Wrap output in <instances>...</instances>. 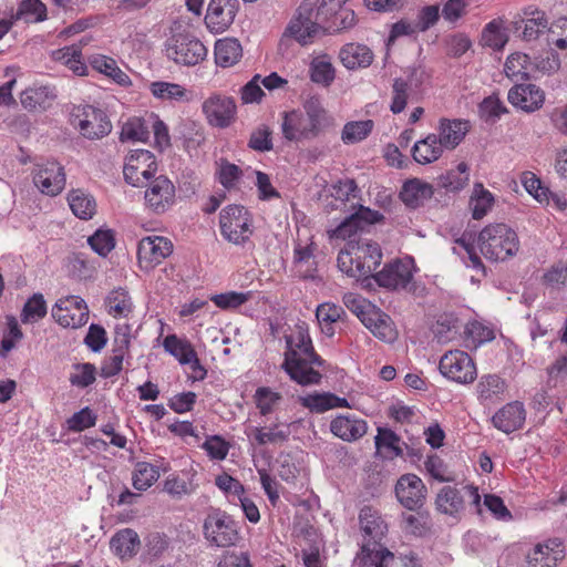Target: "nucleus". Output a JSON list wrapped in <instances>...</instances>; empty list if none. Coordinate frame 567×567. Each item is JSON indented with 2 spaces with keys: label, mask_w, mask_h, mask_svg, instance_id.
<instances>
[{
  "label": "nucleus",
  "mask_w": 567,
  "mask_h": 567,
  "mask_svg": "<svg viewBox=\"0 0 567 567\" xmlns=\"http://www.w3.org/2000/svg\"><path fill=\"white\" fill-rule=\"evenodd\" d=\"M285 339L287 349L282 369L300 385L319 384L322 375L315 365L320 367L323 361L313 351L307 324L305 322L296 324Z\"/></svg>",
  "instance_id": "f257e3e1"
},
{
  "label": "nucleus",
  "mask_w": 567,
  "mask_h": 567,
  "mask_svg": "<svg viewBox=\"0 0 567 567\" xmlns=\"http://www.w3.org/2000/svg\"><path fill=\"white\" fill-rule=\"evenodd\" d=\"M329 115L320 100L308 99L302 109L282 114L281 132L289 142H305L317 138L329 125Z\"/></svg>",
  "instance_id": "f03ea898"
},
{
  "label": "nucleus",
  "mask_w": 567,
  "mask_h": 567,
  "mask_svg": "<svg viewBox=\"0 0 567 567\" xmlns=\"http://www.w3.org/2000/svg\"><path fill=\"white\" fill-rule=\"evenodd\" d=\"M382 251L377 243L371 240H350L338 255V268L349 277L365 279L373 277L381 264Z\"/></svg>",
  "instance_id": "7ed1b4c3"
},
{
  "label": "nucleus",
  "mask_w": 567,
  "mask_h": 567,
  "mask_svg": "<svg viewBox=\"0 0 567 567\" xmlns=\"http://www.w3.org/2000/svg\"><path fill=\"white\" fill-rule=\"evenodd\" d=\"M477 246L486 259L505 261L518 252L519 238L506 224H489L478 233Z\"/></svg>",
  "instance_id": "20e7f679"
},
{
  "label": "nucleus",
  "mask_w": 567,
  "mask_h": 567,
  "mask_svg": "<svg viewBox=\"0 0 567 567\" xmlns=\"http://www.w3.org/2000/svg\"><path fill=\"white\" fill-rule=\"evenodd\" d=\"M219 228L223 238L236 246L251 245L254 217L241 205H228L219 214Z\"/></svg>",
  "instance_id": "39448f33"
},
{
  "label": "nucleus",
  "mask_w": 567,
  "mask_h": 567,
  "mask_svg": "<svg viewBox=\"0 0 567 567\" xmlns=\"http://www.w3.org/2000/svg\"><path fill=\"white\" fill-rule=\"evenodd\" d=\"M70 123L83 137L89 140H100L112 131L111 121L105 112L89 104L73 106Z\"/></svg>",
  "instance_id": "423d86ee"
},
{
  "label": "nucleus",
  "mask_w": 567,
  "mask_h": 567,
  "mask_svg": "<svg viewBox=\"0 0 567 567\" xmlns=\"http://www.w3.org/2000/svg\"><path fill=\"white\" fill-rule=\"evenodd\" d=\"M166 55L176 64L195 66L207 56V48L189 32H176L167 41Z\"/></svg>",
  "instance_id": "0eeeda50"
},
{
  "label": "nucleus",
  "mask_w": 567,
  "mask_h": 567,
  "mask_svg": "<svg viewBox=\"0 0 567 567\" xmlns=\"http://www.w3.org/2000/svg\"><path fill=\"white\" fill-rule=\"evenodd\" d=\"M203 534L215 547L235 546L239 540L237 523L226 512L212 509L204 519Z\"/></svg>",
  "instance_id": "6e6552de"
},
{
  "label": "nucleus",
  "mask_w": 567,
  "mask_h": 567,
  "mask_svg": "<svg viewBox=\"0 0 567 567\" xmlns=\"http://www.w3.org/2000/svg\"><path fill=\"white\" fill-rule=\"evenodd\" d=\"M416 266L412 257L393 259L373 275L375 282L390 290L414 291L413 276Z\"/></svg>",
  "instance_id": "1a4fd4ad"
},
{
  "label": "nucleus",
  "mask_w": 567,
  "mask_h": 567,
  "mask_svg": "<svg viewBox=\"0 0 567 567\" xmlns=\"http://www.w3.org/2000/svg\"><path fill=\"white\" fill-rule=\"evenodd\" d=\"M439 369L443 377L458 384H470L477 377L475 362L462 350H453L443 354Z\"/></svg>",
  "instance_id": "9d476101"
},
{
  "label": "nucleus",
  "mask_w": 567,
  "mask_h": 567,
  "mask_svg": "<svg viewBox=\"0 0 567 567\" xmlns=\"http://www.w3.org/2000/svg\"><path fill=\"white\" fill-rule=\"evenodd\" d=\"M467 498L468 504L474 507L477 514H482V503L478 488L473 485H466L463 494L455 487L443 486L437 493L435 504L436 508L447 515H455L464 507V501Z\"/></svg>",
  "instance_id": "9b49d317"
},
{
  "label": "nucleus",
  "mask_w": 567,
  "mask_h": 567,
  "mask_svg": "<svg viewBox=\"0 0 567 567\" xmlns=\"http://www.w3.org/2000/svg\"><path fill=\"white\" fill-rule=\"evenodd\" d=\"M157 171L153 153L146 150H135L126 157L123 174L125 181L134 187L146 185Z\"/></svg>",
  "instance_id": "f8f14e48"
},
{
  "label": "nucleus",
  "mask_w": 567,
  "mask_h": 567,
  "mask_svg": "<svg viewBox=\"0 0 567 567\" xmlns=\"http://www.w3.org/2000/svg\"><path fill=\"white\" fill-rule=\"evenodd\" d=\"M145 186V206L152 213L164 214L175 205L176 187L168 177L159 175Z\"/></svg>",
  "instance_id": "ddd939ff"
},
{
  "label": "nucleus",
  "mask_w": 567,
  "mask_h": 567,
  "mask_svg": "<svg viewBox=\"0 0 567 567\" xmlns=\"http://www.w3.org/2000/svg\"><path fill=\"white\" fill-rule=\"evenodd\" d=\"M53 319L63 328L78 329L86 324L89 308L86 302L78 296H68L59 299L52 307Z\"/></svg>",
  "instance_id": "4468645a"
},
{
  "label": "nucleus",
  "mask_w": 567,
  "mask_h": 567,
  "mask_svg": "<svg viewBox=\"0 0 567 567\" xmlns=\"http://www.w3.org/2000/svg\"><path fill=\"white\" fill-rule=\"evenodd\" d=\"M318 0H305L298 8L296 17L289 22L285 34L293 38L300 44L309 43L317 32L315 7Z\"/></svg>",
  "instance_id": "2eb2a0df"
},
{
  "label": "nucleus",
  "mask_w": 567,
  "mask_h": 567,
  "mask_svg": "<svg viewBox=\"0 0 567 567\" xmlns=\"http://www.w3.org/2000/svg\"><path fill=\"white\" fill-rule=\"evenodd\" d=\"M548 19L544 11L536 7H527L523 10V14L513 21V29L519 32V37L524 41H534L545 31L554 34L555 31L549 29Z\"/></svg>",
  "instance_id": "dca6fc26"
},
{
  "label": "nucleus",
  "mask_w": 567,
  "mask_h": 567,
  "mask_svg": "<svg viewBox=\"0 0 567 567\" xmlns=\"http://www.w3.org/2000/svg\"><path fill=\"white\" fill-rule=\"evenodd\" d=\"M173 252V243L164 236L152 235L140 240L137 246L138 262L145 268L161 264Z\"/></svg>",
  "instance_id": "f3484780"
},
{
  "label": "nucleus",
  "mask_w": 567,
  "mask_h": 567,
  "mask_svg": "<svg viewBox=\"0 0 567 567\" xmlns=\"http://www.w3.org/2000/svg\"><path fill=\"white\" fill-rule=\"evenodd\" d=\"M395 495L402 506L415 511L425 502L426 487L415 474H404L396 482Z\"/></svg>",
  "instance_id": "a211bd4d"
},
{
  "label": "nucleus",
  "mask_w": 567,
  "mask_h": 567,
  "mask_svg": "<svg viewBox=\"0 0 567 567\" xmlns=\"http://www.w3.org/2000/svg\"><path fill=\"white\" fill-rule=\"evenodd\" d=\"M236 103L233 97L214 94L203 103V112L209 124L216 127H227L236 116Z\"/></svg>",
  "instance_id": "6ab92c4d"
},
{
  "label": "nucleus",
  "mask_w": 567,
  "mask_h": 567,
  "mask_svg": "<svg viewBox=\"0 0 567 567\" xmlns=\"http://www.w3.org/2000/svg\"><path fill=\"white\" fill-rule=\"evenodd\" d=\"M33 181L43 194L55 196L65 186L64 169L58 162L47 161L38 165Z\"/></svg>",
  "instance_id": "aec40b11"
},
{
  "label": "nucleus",
  "mask_w": 567,
  "mask_h": 567,
  "mask_svg": "<svg viewBox=\"0 0 567 567\" xmlns=\"http://www.w3.org/2000/svg\"><path fill=\"white\" fill-rule=\"evenodd\" d=\"M238 0H210L205 22L215 33L224 32L235 20L238 11Z\"/></svg>",
  "instance_id": "412c9836"
},
{
  "label": "nucleus",
  "mask_w": 567,
  "mask_h": 567,
  "mask_svg": "<svg viewBox=\"0 0 567 567\" xmlns=\"http://www.w3.org/2000/svg\"><path fill=\"white\" fill-rule=\"evenodd\" d=\"M507 100L514 107L533 113L543 106L545 93L532 83L516 84L508 91Z\"/></svg>",
  "instance_id": "4be33fe9"
},
{
  "label": "nucleus",
  "mask_w": 567,
  "mask_h": 567,
  "mask_svg": "<svg viewBox=\"0 0 567 567\" xmlns=\"http://www.w3.org/2000/svg\"><path fill=\"white\" fill-rule=\"evenodd\" d=\"M526 410L522 402L506 403L492 416L493 425L505 434H511L525 424Z\"/></svg>",
  "instance_id": "5701e85b"
},
{
  "label": "nucleus",
  "mask_w": 567,
  "mask_h": 567,
  "mask_svg": "<svg viewBox=\"0 0 567 567\" xmlns=\"http://www.w3.org/2000/svg\"><path fill=\"white\" fill-rule=\"evenodd\" d=\"M470 122L462 118H441L437 124V140L444 150H455L470 132Z\"/></svg>",
  "instance_id": "b1692460"
},
{
  "label": "nucleus",
  "mask_w": 567,
  "mask_h": 567,
  "mask_svg": "<svg viewBox=\"0 0 567 567\" xmlns=\"http://www.w3.org/2000/svg\"><path fill=\"white\" fill-rule=\"evenodd\" d=\"M563 557L561 542L558 538H550L535 545L527 555V564L529 567H556Z\"/></svg>",
  "instance_id": "393cba45"
},
{
  "label": "nucleus",
  "mask_w": 567,
  "mask_h": 567,
  "mask_svg": "<svg viewBox=\"0 0 567 567\" xmlns=\"http://www.w3.org/2000/svg\"><path fill=\"white\" fill-rule=\"evenodd\" d=\"M507 388L505 379L496 373H488L480 378L475 391L482 405H493L504 399Z\"/></svg>",
  "instance_id": "a878e982"
},
{
  "label": "nucleus",
  "mask_w": 567,
  "mask_h": 567,
  "mask_svg": "<svg viewBox=\"0 0 567 567\" xmlns=\"http://www.w3.org/2000/svg\"><path fill=\"white\" fill-rule=\"evenodd\" d=\"M368 430L367 422L351 414H341L330 422L331 433L346 442L361 439Z\"/></svg>",
  "instance_id": "bb28decb"
},
{
  "label": "nucleus",
  "mask_w": 567,
  "mask_h": 567,
  "mask_svg": "<svg viewBox=\"0 0 567 567\" xmlns=\"http://www.w3.org/2000/svg\"><path fill=\"white\" fill-rule=\"evenodd\" d=\"M197 472L193 467L183 470L179 474L169 475L163 484V491L176 499L194 494L198 487Z\"/></svg>",
  "instance_id": "cd10ccee"
},
{
  "label": "nucleus",
  "mask_w": 567,
  "mask_h": 567,
  "mask_svg": "<svg viewBox=\"0 0 567 567\" xmlns=\"http://www.w3.org/2000/svg\"><path fill=\"white\" fill-rule=\"evenodd\" d=\"M339 59L348 70L365 69L371 65L374 54L362 43H347L339 51Z\"/></svg>",
  "instance_id": "c85d7f7f"
},
{
  "label": "nucleus",
  "mask_w": 567,
  "mask_h": 567,
  "mask_svg": "<svg viewBox=\"0 0 567 567\" xmlns=\"http://www.w3.org/2000/svg\"><path fill=\"white\" fill-rule=\"evenodd\" d=\"M432 195V185L420 178L408 179L400 192L401 200L410 208L422 206Z\"/></svg>",
  "instance_id": "c756f323"
},
{
  "label": "nucleus",
  "mask_w": 567,
  "mask_h": 567,
  "mask_svg": "<svg viewBox=\"0 0 567 567\" xmlns=\"http://www.w3.org/2000/svg\"><path fill=\"white\" fill-rule=\"evenodd\" d=\"M363 326L381 341L392 342L396 339V330L392 319L378 307L365 318Z\"/></svg>",
  "instance_id": "7c9ffc66"
},
{
  "label": "nucleus",
  "mask_w": 567,
  "mask_h": 567,
  "mask_svg": "<svg viewBox=\"0 0 567 567\" xmlns=\"http://www.w3.org/2000/svg\"><path fill=\"white\" fill-rule=\"evenodd\" d=\"M291 434L288 423H274L269 426H251L247 435L254 437L258 445L281 444L288 441Z\"/></svg>",
  "instance_id": "2f4dec72"
},
{
  "label": "nucleus",
  "mask_w": 567,
  "mask_h": 567,
  "mask_svg": "<svg viewBox=\"0 0 567 567\" xmlns=\"http://www.w3.org/2000/svg\"><path fill=\"white\" fill-rule=\"evenodd\" d=\"M55 97L54 87L50 85H33L21 93L20 102L29 111L44 110Z\"/></svg>",
  "instance_id": "473e14b6"
},
{
  "label": "nucleus",
  "mask_w": 567,
  "mask_h": 567,
  "mask_svg": "<svg viewBox=\"0 0 567 567\" xmlns=\"http://www.w3.org/2000/svg\"><path fill=\"white\" fill-rule=\"evenodd\" d=\"M444 152V147L434 133L417 141L412 147V157L417 164L426 165L437 161Z\"/></svg>",
  "instance_id": "72a5a7b5"
},
{
  "label": "nucleus",
  "mask_w": 567,
  "mask_h": 567,
  "mask_svg": "<svg viewBox=\"0 0 567 567\" xmlns=\"http://www.w3.org/2000/svg\"><path fill=\"white\" fill-rule=\"evenodd\" d=\"M452 250L463 260L467 268L485 275V266L476 252L471 235L464 233L460 238L455 239Z\"/></svg>",
  "instance_id": "f704fd0d"
},
{
  "label": "nucleus",
  "mask_w": 567,
  "mask_h": 567,
  "mask_svg": "<svg viewBox=\"0 0 567 567\" xmlns=\"http://www.w3.org/2000/svg\"><path fill=\"white\" fill-rule=\"evenodd\" d=\"M141 542L137 533L131 528L118 530L110 542L111 550L121 558H128L135 555Z\"/></svg>",
  "instance_id": "c9c22d12"
},
{
  "label": "nucleus",
  "mask_w": 567,
  "mask_h": 567,
  "mask_svg": "<svg viewBox=\"0 0 567 567\" xmlns=\"http://www.w3.org/2000/svg\"><path fill=\"white\" fill-rule=\"evenodd\" d=\"M148 87L153 96L162 101L188 102L192 97L190 91L177 83L154 81Z\"/></svg>",
  "instance_id": "e433bc0d"
},
{
  "label": "nucleus",
  "mask_w": 567,
  "mask_h": 567,
  "mask_svg": "<svg viewBox=\"0 0 567 567\" xmlns=\"http://www.w3.org/2000/svg\"><path fill=\"white\" fill-rule=\"evenodd\" d=\"M243 56V48L237 39L225 38L215 43V61L221 68L236 64Z\"/></svg>",
  "instance_id": "4c0bfd02"
},
{
  "label": "nucleus",
  "mask_w": 567,
  "mask_h": 567,
  "mask_svg": "<svg viewBox=\"0 0 567 567\" xmlns=\"http://www.w3.org/2000/svg\"><path fill=\"white\" fill-rule=\"evenodd\" d=\"M90 63L95 71L104 74L116 84L122 86H128L131 84L130 76L120 69L113 58L97 54L91 58Z\"/></svg>",
  "instance_id": "58836bf2"
},
{
  "label": "nucleus",
  "mask_w": 567,
  "mask_h": 567,
  "mask_svg": "<svg viewBox=\"0 0 567 567\" xmlns=\"http://www.w3.org/2000/svg\"><path fill=\"white\" fill-rule=\"evenodd\" d=\"M361 529L373 543H378L386 533L388 525L372 507H363L359 515Z\"/></svg>",
  "instance_id": "ea45409f"
},
{
  "label": "nucleus",
  "mask_w": 567,
  "mask_h": 567,
  "mask_svg": "<svg viewBox=\"0 0 567 567\" xmlns=\"http://www.w3.org/2000/svg\"><path fill=\"white\" fill-rule=\"evenodd\" d=\"M68 202L72 213L80 219H91L96 213V202L94 197L82 189L71 190L68 196Z\"/></svg>",
  "instance_id": "a19ab883"
},
{
  "label": "nucleus",
  "mask_w": 567,
  "mask_h": 567,
  "mask_svg": "<svg viewBox=\"0 0 567 567\" xmlns=\"http://www.w3.org/2000/svg\"><path fill=\"white\" fill-rule=\"evenodd\" d=\"M504 72L511 80H528L532 79V60L522 52L509 54L504 64Z\"/></svg>",
  "instance_id": "79ce46f5"
},
{
  "label": "nucleus",
  "mask_w": 567,
  "mask_h": 567,
  "mask_svg": "<svg viewBox=\"0 0 567 567\" xmlns=\"http://www.w3.org/2000/svg\"><path fill=\"white\" fill-rule=\"evenodd\" d=\"M494 195L484 187L482 183H475L473 186L470 207L474 219H482L494 206Z\"/></svg>",
  "instance_id": "37998d69"
},
{
  "label": "nucleus",
  "mask_w": 567,
  "mask_h": 567,
  "mask_svg": "<svg viewBox=\"0 0 567 567\" xmlns=\"http://www.w3.org/2000/svg\"><path fill=\"white\" fill-rule=\"evenodd\" d=\"M508 33L504 27V23L499 19L492 20L488 22L483 31L481 41L484 47H488L493 50H503L508 42Z\"/></svg>",
  "instance_id": "c03bdc74"
},
{
  "label": "nucleus",
  "mask_w": 567,
  "mask_h": 567,
  "mask_svg": "<svg viewBox=\"0 0 567 567\" xmlns=\"http://www.w3.org/2000/svg\"><path fill=\"white\" fill-rule=\"evenodd\" d=\"M158 478V467L148 462H137L132 472V485L138 492L147 491Z\"/></svg>",
  "instance_id": "a18cd8bd"
},
{
  "label": "nucleus",
  "mask_w": 567,
  "mask_h": 567,
  "mask_svg": "<svg viewBox=\"0 0 567 567\" xmlns=\"http://www.w3.org/2000/svg\"><path fill=\"white\" fill-rule=\"evenodd\" d=\"M309 71L311 81L323 86H329L336 78L331 59L326 54L316 56L310 63Z\"/></svg>",
  "instance_id": "49530a36"
},
{
  "label": "nucleus",
  "mask_w": 567,
  "mask_h": 567,
  "mask_svg": "<svg viewBox=\"0 0 567 567\" xmlns=\"http://www.w3.org/2000/svg\"><path fill=\"white\" fill-rule=\"evenodd\" d=\"M107 312L114 318H126L133 311V302L128 292L118 288L106 297Z\"/></svg>",
  "instance_id": "de8ad7c7"
},
{
  "label": "nucleus",
  "mask_w": 567,
  "mask_h": 567,
  "mask_svg": "<svg viewBox=\"0 0 567 567\" xmlns=\"http://www.w3.org/2000/svg\"><path fill=\"white\" fill-rule=\"evenodd\" d=\"M362 554L368 567H391L394 560V555L379 543L363 544Z\"/></svg>",
  "instance_id": "09e8293b"
},
{
  "label": "nucleus",
  "mask_w": 567,
  "mask_h": 567,
  "mask_svg": "<svg viewBox=\"0 0 567 567\" xmlns=\"http://www.w3.org/2000/svg\"><path fill=\"white\" fill-rule=\"evenodd\" d=\"M362 554L368 567H391L394 560V555L379 543L363 544Z\"/></svg>",
  "instance_id": "8fccbe9b"
},
{
  "label": "nucleus",
  "mask_w": 567,
  "mask_h": 567,
  "mask_svg": "<svg viewBox=\"0 0 567 567\" xmlns=\"http://www.w3.org/2000/svg\"><path fill=\"white\" fill-rule=\"evenodd\" d=\"M164 349L175 357L181 364H187L196 354L189 341L179 339L175 334H169L164 339Z\"/></svg>",
  "instance_id": "3c124183"
},
{
  "label": "nucleus",
  "mask_w": 567,
  "mask_h": 567,
  "mask_svg": "<svg viewBox=\"0 0 567 567\" xmlns=\"http://www.w3.org/2000/svg\"><path fill=\"white\" fill-rule=\"evenodd\" d=\"M420 95L406 86L403 80L394 79L390 110L394 114L403 112L409 101H417Z\"/></svg>",
  "instance_id": "603ef678"
},
{
  "label": "nucleus",
  "mask_w": 567,
  "mask_h": 567,
  "mask_svg": "<svg viewBox=\"0 0 567 567\" xmlns=\"http://www.w3.org/2000/svg\"><path fill=\"white\" fill-rule=\"evenodd\" d=\"M14 20H24L25 22H41L47 19V7L40 0H22L17 12L13 14Z\"/></svg>",
  "instance_id": "864d4df0"
},
{
  "label": "nucleus",
  "mask_w": 567,
  "mask_h": 567,
  "mask_svg": "<svg viewBox=\"0 0 567 567\" xmlns=\"http://www.w3.org/2000/svg\"><path fill=\"white\" fill-rule=\"evenodd\" d=\"M373 126L372 120L349 122L343 126L341 140L344 144L359 143L369 136Z\"/></svg>",
  "instance_id": "5fc2aeb1"
},
{
  "label": "nucleus",
  "mask_w": 567,
  "mask_h": 567,
  "mask_svg": "<svg viewBox=\"0 0 567 567\" xmlns=\"http://www.w3.org/2000/svg\"><path fill=\"white\" fill-rule=\"evenodd\" d=\"M96 380V368L92 363H75L72 365L69 381L71 385L84 389L93 384Z\"/></svg>",
  "instance_id": "6e6d98bb"
},
{
  "label": "nucleus",
  "mask_w": 567,
  "mask_h": 567,
  "mask_svg": "<svg viewBox=\"0 0 567 567\" xmlns=\"http://www.w3.org/2000/svg\"><path fill=\"white\" fill-rule=\"evenodd\" d=\"M150 136L148 126L140 117L127 120L121 130V141L146 142Z\"/></svg>",
  "instance_id": "4d7b16f0"
},
{
  "label": "nucleus",
  "mask_w": 567,
  "mask_h": 567,
  "mask_svg": "<svg viewBox=\"0 0 567 567\" xmlns=\"http://www.w3.org/2000/svg\"><path fill=\"white\" fill-rule=\"evenodd\" d=\"M87 244L97 255L106 257L115 247V234L111 229H97Z\"/></svg>",
  "instance_id": "13d9d810"
},
{
  "label": "nucleus",
  "mask_w": 567,
  "mask_h": 567,
  "mask_svg": "<svg viewBox=\"0 0 567 567\" xmlns=\"http://www.w3.org/2000/svg\"><path fill=\"white\" fill-rule=\"evenodd\" d=\"M344 315L343 309L331 302H324L317 307L316 317L321 324H326L323 331L328 336L333 334L332 323L337 322Z\"/></svg>",
  "instance_id": "bf43d9fd"
},
{
  "label": "nucleus",
  "mask_w": 567,
  "mask_h": 567,
  "mask_svg": "<svg viewBox=\"0 0 567 567\" xmlns=\"http://www.w3.org/2000/svg\"><path fill=\"white\" fill-rule=\"evenodd\" d=\"M282 396L267 386H260L256 390L254 400L261 415H267L274 412L276 406L280 403Z\"/></svg>",
  "instance_id": "052dcab7"
},
{
  "label": "nucleus",
  "mask_w": 567,
  "mask_h": 567,
  "mask_svg": "<svg viewBox=\"0 0 567 567\" xmlns=\"http://www.w3.org/2000/svg\"><path fill=\"white\" fill-rule=\"evenodd\" d=\"M47 315V303L41 293H34L24 305L21 320L23 323L37 322Z\"/></svg>",
  "instance_id": "680f3d73"
},
{
  "label": "nucleus",
  "mask_w": 567,
  "mask_h": 567,
  "mask_svg": "<svg viewBox=\"0 0 567 567\" xmlns=\"http://www.w3.org/2000/svg\"><path fill=\"white\" fill-rule=\"evenodd\" d=\"M398 80H403L406 83V86L413 90L419 95L422 92L423 85L429 81L430 74L427 70L422 65H413L408 66L403 71V75L396 78Z\"/></svg>",
  "instance_id": "e2e57ef3"
},
{
  "label": "nucleus",
  "mask_w": 567,
  "mask_h": 567,
  "mask_svg": "<svg viewBox=\"0 0 567 567\" xmlns=\"http://www.w3.org/2000/svg\"><path fill=\"white\" fill-rule=\"evenodd\" d=\"M295 266L302 278H311L313 271V248L312 246H297L295 248Z\"/></svg>",
  "instance_id": "0e129e2a"
},
{
  "label": "nucleus",
  "mask_w": 567,
  "mask_h": 567,
  "mask_svg": "<svg viewBox=\"0 0 567 567\" xmlns=\"http://www.w3.org/2000/svg\"><path fill=\"white\" fill-rule=\"evenodd\" d=\"M343 303L344 306L353 312L360 321L363 323L365 318L371 313V311L377 307L370 301H368L365 298L353 293L348 292L343 296Z\"/></svg>",
  "instance_id": "69168bd1"
},
{
  "label": "nucleus",
  "mask_w": 567,
  "mask_h": 567,
  "mask_svg": "<svg viewBox=\"0 0 567 567\" xmlns=\"http://www.w3.org/2000/svg\"><path fill=\"white\" fill-rule=\"evenodd\" d=\"M559 66L560 61L555 52H549L545 56H536L532 61V79H537L539 75L554 73L559 69Z\"/></svg>",
  "instance_id": "338daca9"
},
{
  "label": "nucleus",
  "mask_w": 567,
  "mask_h": 567,
  "mask_svg": "<svg viewBox=\"0 0 567 567\" xmlns=\"http://www.w3.org/2000/svg\"><path fill=\"white\" fill-rule=\"evenodd\" d=\"M472 0H447L442 8V17L450 24H456L467 13Z\"/></svg>",
  "instance_id": "774afa93"
}]
</instances>
